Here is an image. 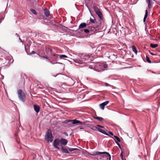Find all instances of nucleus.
Returning <instances> with one entry per match:
<instances>
[{
    "label": "nucleus",
    "instance_id": "1",
    "mask_svg": "<svg viewBox=\"0 0 160 160\" xmlns=\"http://www.w3.org/2000/svg\"><path fill=\"white\" fill-rule=\"evenodd\" d=\"M90 58V55L86 53H79L78 54L77 59H73V61L76 65L79 66V64H82L81 66L82 67L85 66V61L88 59Z\"/></svg>",
    "mask_w": 160,
    "mask_h": 160
},
{
    "label": "nucleus",
    "instance_id": "2",
    "mask_svg": "<svg viewBox=\"0 0 160 160\" xmlns=\"http://www.w3.org/2000/svg\"><path fill=\"white\" fill-rule=\"evenodd\" d=\"M66 85L69 86H73L74 87H77L78 86V82L76 80H74L68 76H66Z\"/></svg>",
    "mask_w": 160,
    "mask_h": 160
},
{
    "label": "nucleus",
    "instance_id": "3",
    "mask_svg": "<svg viewBox=\"0 0 160 160\" xmlns=\"http://www.w3.org/2000/svg\"><path fill=\"white\" fill-rule=\"evenodd\" d=\"M88 28L84 29L83 30L84 32L86 33H88L90 31L93 32V33H96L99 30V26L98 25L93 26H90L87 27Z\"/></svg>",
    "mask_w": 160,
    "mask_h": 160
},
{
    "label": "nucleus",
    "instance_id": "4",
    "mask_svg": "<svg viewBox=\"0 0 160 160\" xmlns=\"http://www.w3.org/2000/svg\"><path fill=\"white\" fill-rule=\"evenodd\" d=\"M88 67L90 68L93 69L97 72H99L102 71V64L98 62H97L92 66H89Z\"/></svg>",
    "mask_w": 160,
    "mask_h": 160
},
{
    "label": "nucleus",
    "instance_id": "5",
    "mask_svg": "<svg viewBox=\"0 0 160 160\" xmlns=\"http://www.w3.org/2000/svg\"><path fill=\"white\" fill-rule=\"evenodd\" d=\"M45 139L48 142H52L53 137L52 134V131L50 129H49L46 132L45 136Z\"/></svg>",
    "mask_w": 160,
    "mask_h": 160
},
{
    "label": "nucleus",
    "instance_id": "6",
    "mask_svg": "<svg viewBox=\"0 0 160 160\" xmlns=\"http://www.w3.org/2000/svg\"><path fill=\"white\" fill-rule=\"evenodd\" d=\"M17 92L19 100L23 102H25L26 100V96L24 92L21 89L18 90Z\"/></svg>",
    "mask_w": 160,
    "mask_h": 160
},
{
    "label": "nucleus",
    "instance_id": "7",
    "mask_svg": "<svg viewBox=\"0 0 160 160\" xmlns=\"http://www.w3.org/2000/svg\"><path fill=\"white\" fill-rule=\"evenodd\" d=\"M88 154L94 156L96 155H100V154H106L107 156H105V157L106 158H108V157H109V160H111V156L110 154L108 152H100L99 151H97L95 152L92 153H88Z\"/></svg>",
    "mask_w": 160,
    "mask_h": 160
},
{
    "label": "nucleus",
    "instance_id": "8",
    "mask_svg": "<svg viewBox=\"0 0 160 160\" xmlns=\"http://www.w3.org/2000/svg\"><path fill=\"white\" fill-rule=\"evenodd\" d=\"M93 8L94 11L99 18L100 20H102L103 19V15L98 8L96 6H94Z\"/></svg>",
    "mask_w": 160,
    "mask_h": 160
},
{
    "label": "nucleus",
    "instance_id": "9",
    "mask_svg": "<svg viewBox=\"0 0 160 160\" xmlns=\"http://www.w3.org/2000/svg\"><path fill=\"white\" fill-rule=\"evenodd\" d=\"M59 55L55 53H52V55L50 57V61H52V62L58 61L59 59Z\"/></svg>",
    "mask_w": 160,
    "mask_h": 160
},
{
    "label": "nucleus",
    "instance_id": "10",
    "mask_svg": "<svg viewBox=\"0 0 160 160\" xmlns=\"http://www.w3.org/2000/svg\"><path fill=\"white\" fill-rule=\"evenodd\" d=\"M60 139L59 138H57L55 139L53 142V147L55 148L58 150H59V148L58 147L60 143Z\"/></svg>",
    "mask_w": 160,
    "mask_h": 160
},
{
    "label": "nucleus",
    "instance_id": "11",
    "mask_svg": "<svg viewBox=\"0 0 160 160\" xmlns=\"http://www.w3.org/2000/svg\"><path fill=\"white\" fill-rule=\"evenodd\" d=\"M87 27L86 23L85 22L81 23L78 27V29L75 31V32H77L78 31L80 30L78 32H83V30H82L81 29Z\"/></svg>",
    "mask_w": 160,
    "mask_h": 160
},
{
    "label": "nucleus",
    "instance_id": "12",
    "mask_svg": "<svg viewBox=\"0 0 160 160\" xmlns=\"http://www.w3.org/2000/svg\"><path fill=\"white\" fill-rule=\"evenodd\" d=\"M60 141L61 143L60 146L61 147V145H66L68 142V141L67 139L63 138H61L60 139Z\"/></svg>",
    "mask_w": 160,
    "mask_h": 160
},
{
    "label": "nucleus",
    "instance_id": "13",
    "mask_svg": "<svg viewBox=\"0 0 160 160\" xmlns=\"http://www.w3.org/2000/svg\"><path fill=\"white\" fill-rule=\"evenodd\" d=\"M97 131H98L105 135L110 137V136L108 134V133L105 130L102 129L97 128Z\"/></svg>",
    "mask_w": 160,
    "mask_h": 160
},
{
    "label": "nucleus",
    "instance_id": "14",
    "mask_svg": "<svg viewBox=\"0 0 160 160\" xmlns=\"http://www.w3.org/2000/svg\"><path fill=\"white\" fill-rule=\"evenodd\" d=\"M33 108L35 111L37 113H38L39 112L40 110V107L38 105L36 104H34L33 105Z\"/></svg>",
    "mask_w": 160,
    "mask_h": 160
},
{
    "label": "nucleus",
    "instance_id": "15",
    "mask_svg": "<svg viewBox=\"0 0 160 160\" xmlns=\"http://www.w3.org/2000/svg\"><path fill=\"white\" fill-rule=\"evenodd\" d=\"M151 0H146V2L148 4V11H150L151 8L152 7L151 4Z\"/></svg>",
    "mask_w": 160,
    "mask_h": 160
},
{
    "label": "nucleus",
    "instance_id": "16",
    "mask_svg": "<svg viewBox=\"0 0 160 160\" xmlns=\"http://www.w3.org/2000/svg\"><path fill=\"white\" fill-rule=\"evenodd\" d=\"M39 56L41 59H42V58H43V59H44L45 58L46 59V61L47 62H49L52 64V61H50V60H49V59H48V57L47 55H45L44 56H40V55H39Z\"/></svg>",
    "mask_w": 160,
    "mask_h": 160
},
{
    "label": "nucleus",
    "instance_id": "17",
    "mask_svg": "<svg viewBox=\"0 0 160 160\" xmlns=\"http://www.w3.org/2000/svg\"><path fill=\"white\" fill-rule=\"evenodd\" d=\"M61 150L62 153H69V152L68 150V149L65 148L62 145H61Z\"/></svg>",
    "mask_w": 160,
    "mask_h": 160
},
{
    "label": "nucleus",
    "instance_id": "18",
    "mask_svg": "<svg viewBox=\"0 0 160 160\" xmlns=\"http://www.w3.org/2000/svg\"><path fill=\"white\" fill-rule=\"evenodd\" d=\"M148 10L147 9H146L145 10V14L144 16V17L143 19V22H146V20L147 18V17L148 16Z\"/></svg>",
    "mask_w": 160,
    "mask_h": 160
},
{
    "label": "nucleus",
    "instance_id": "19",
    "mask_svg": "<svg viewBox=\"0 0 160 160\" xmlns=\"http://www.w3.org/2000/svg\"><path fill=\"white\" fill-rule=\"evenodd\" d=\"M88 127L91 129L95 131H97V128L96 127L93 126L91 124H89Z\"/></svg>",
    "mask_w": 160,
    "mask_h": 160
},
{
    "label": "nucleus",
    "instance_id": "20",
    "mask_svg": "<svg viewBox=\"0 0 160 160\" xmlns=\"http://www.w3.org/2000/svg\"><path fill=\"white\" fill-rule=\"evenodd\" d=\"M44 13L47 17H48L50 15V12L47 8H45L44 9Z\"/></svg>",
    "mask_w": 160,
    "mask_h": 160
},
{
    "label": "nucleus",
    "instance_id": "21",
    "mask_svg": "<svg viewBox=\"0 0 160 160\" xmlns=\"http://www.w3.org/2000/svg\"><path fill=\"white\" fill-rule=\"evenodd\" d=\"M110 137L114 139L115 140H116L117 142H121V140L120 138L117 136L114 135L113 137L111 136Z\"/></svg>",
    "mask_w": 160,
    "mask_h": 160
},
{
    "label": "nucleus",
    "instance_id": "22",
    "mask_svg": "<svg viewBox=\"0 0 160 160\" xmlns=\"http://www.w3.org/2000/svg\"><path fill=\"white\" fill-rule=\"evenodd\" d=\"M132 50V51L136 54H137L138 53V51L136 49V48L134 46L132 45L131 47Z\"/></svg>",
    "mask_w": 160,
    "mask_h": 160
},
{
    "label": "nucleus",
    "instance_id": "23",
    "mask_svg": "<svg viewBox=\"0 0 160 160\" xmlns=\"http://www.w3.org/2000/svg\"><path fill=\"white\" fill-rule=\"evenodd\" d=\"M94 118L98 120L99 121H102L104 120L103 118L101 117H94Z\"/></svg>",
    "mask_w": 160,
    "mask_h": 160
},
{
    "label": "nucleus",
    "instance_id": "24",
    "mask_svg": "<svg viewBox=\"0 0 160 160\" xmlns=\"http://www.w3.org/2000/svg\"><path fill=\"white\" fill-rule=\"evenodd\" d=\"M67 147H68V150L70 152H71L72 151H73L75 150H78V148H71L69 147H68L67 146Z\"/></svg>",
    "mask_w": 160,
    "mask_h": 160
},
{
    "label": "nucleus",
    "instance_id": "25",
    "mask_svg": "<svg viewBox=\"0 0 160 160\" xmlns=\"http://www.w3.org/2000/svg\"><path fill=\"white\" fill-rule=\"evenodd\" d=\"M5 17V15L3 12H1L0 13V18L1 20L4 19Z\"/></svg>",
    "mask_w": 160,
    "mask_h": 160
},
{
    "label": "nucleus",
    "instance_id": "26",
    "mask_svg": "<svg viewBox=\"0 0 160 160\" xmlns=\"http://www.w3.org/2000/svg\"><path fill=\"white\" fill-rule=\"evenodd\" d=\"M71 122H72V123L73 124H77L78 123V120L76 119L71 120Z\"/></svg>",
    "mask_w": 160,
    "mask_h": 160
},
{
    "label": "nucleus",
    "instance_id": "27",
    "mask_svg": "<svg viewBox=\"0 0 160 160\" xmlns=\"http://www.w3.org/2000/svg\"><path fill=\"white\" fill-rule=\"evenodd\" d=\"M150 46L152 48H154L157 47L158 46V45L157 44H154L151 43L150 44Z\"/></svg>",
    "mask_w": 160,
    "mask_h": 160
},
{
    "label": "nucleus",
    "instance_id": "28",
    "mask_svg": "<svg viewBox=\"0 0 160 160\" xmlns=\"http://www.w3.org/2000/svg\"><path fill=\"white\" fill-rule=\"evenodd\" d=\"M25 50L26 52L27 53V54L28 55H32V54H35L36 53V52L34 51H32L31 52V53H28V52H27V50L26 49V47H25Z\"/></svg>",
    "mask_w": 160,
    "mask_h": 160
},
{
    "label": "nucleus",
    "instance_id": "29",
    "mask_svg": "<svg viewBox=\"0 0 160 160\" xmlns=\"http://www.w3.org/2000/svg\"><path fill=\"white\" fill-rule=\"evenodd\" d=\"M77 124L79 125H85V122H82L79 120H78Z\"/></svg>",
    "mask_w": 160,
    "mask_h": 160
},
{
    "label": "nucleus",
    "instance_id": "30",
    "mask_svg": "<svg viewBox=\"0 0 160 160\" xmlns=\"http://www.w3.org/2000/svg\"><path fill=\"white\" fill-rule=\"evenodd\" d=\"M102 64V71H103L104 69L103 68H108V65L106 64Z\"/></svg>",
    "mask_w": 160,
    "mask_h": 160
},
{
    "label": "nucleus",
    "instance_id": "31",
    "mask_svg": "<svg viewBox=\"0 0 160 160\" xmlns=\"http://www.w3.org/2000/svg\"><path fill=\"white\" fill-rule=\"evenodd\" d=\"M100 108L102 110H104L105 106L102 103H100L99 104Z\"/></svg>",
    "mask_w": 160,
    "mask_h": 160
},
{
    "label": "nucleus",
    "instance_id": "32",
    "mask_svg": "<svg viewBox=\"0 0 160 160\" xmlns=\"http://www.w3.org/2000/svg\"><path fill=\"white\" fill-rule=\"evenodd\" d=\"M30 11L34 15H36L37 14L36 11L34 9H30Z\"/></svg>",
    "mask_w": 160,
    "mask_h": 160
},
{
    "label": "nucleus",
    "instance_id": "33",
    "mask_svg": "<svg viewBox=\"0 0 160 160\" xmlns=\"http://www.w3.org/2000/svg\"><path fill=\"white\" fill-rule=\"evenodd\" d=\"M90 22L92 23L95 24V22H96V20L95 19H93L91 18H90Z\"/></svg>",
    "mask_w": 160,
    "mask_h": 160
},
{
    "label": "nucleus",
    "instance_id": "34",
    "mask_svg": "<svg viewBox=\"0 0 160 160\" xmlns=\"http://www.w3.org/2000/svg\"><path fill=\"white\" fill-rule=\"evenodd\" d=\"M46 50L48 51V52L50 53L51 56L52 55V54L53 53H52V49L49 48H46Z\"/></svg>",
    "mask_w": 160,
    "mask_h": 160
},
{
    "label": "nucleus",
    "instance_id": "35",
    "mask_svg": "<svg viewBox=\"0 0 160 160\" xmlns=\"http://www.w3.org/2000/svg\"><path fill=\"white\" fill-rule=\"evenodd\" d=\"M61 64L63 66V68L64 69L65 65L64 64H63V63H61V62H52V64Z\"/></svg>",
    "mask_w": 160,
    "mask_h": 160
},
{
    "label": "nucleus",
    "instance_id": "36",
    "mask_svg": "<svg viewBox=\"0 0 160 160\" xmlns=\"http://www.w3.org/2000/svg\"><path fill=\"white\" fill-rule=\"evenodd\" d=\"M59 58H68V57L64 54H62L61 55H59Z\"/></svg>",
    "mask_w": 160,
    "mask_h": 160
},
{
    "label": "nucleus",
    "instance_id": "37",
    "mask_svg": "<svg viewBox=\"0 0 160 160\" xmlns=\"http://www.w3.org/2000/svg\"><path fill=\"white\" fill-rule=\"evenodd\" d=\"M146 59L147 62L149 63H151V61L150 59V58L148 56H146Z\"/></svg>",
    "mask_w": 160,
    "mask_h": 160
},
{
    "label": "nucleus",
    "instance_id": "38",
    "mask_svg": "<svg viewBox=\"0 0 160 160\" xmlns=\"http://www.w3.org/2000/svg\"><path fill=\"white\" fill-rule=\"evenodd\" d=\"M71 120H68L67 119L62 122L64 123H67L69 122H71Z\"/></svg>",
    "mask_w": 160,
    "mask_h": 160
},
{
    "label": "nucleus",
    "instance_id": "39",
    "mask_svg": "<svg viewBox=\"0 0 160 160\" xmlns=\"http://www.w3.org/2000/svg\"><path fill=\"white\" fill-rule=\"evenodd\" d=\"M92 24V23L90 22V20H87V26H91L90 25Z\"/></svg>",
    "mask_w": 160,
    "mask_h": 160
},
{
    "label": "nucleus",
    "instance_id": "40",
    "mask_svg": "<svg viewBox=\"0 0 160 160\" xmlns=\"http://www.w3.org/2000/svg\"><path fill=\"white\" fill-rule=\"evenodd\" d=\"M5 60H6V62H7V64H5V65L7 66L8 67H9L10 65V63L9 62V61L7 60L6 59H5Z\"/></svg>",
    "mask_w": 160,
    "mask_h": 160
},
{
    "label": "nucleus",
    "instance_id": "41",
    "mask_svg": "<svg viewBox=\"0 0 160 160\" xmlns=\"http://www.w3.org/2000/svg\"><path fill=\"white\" fill-rule=\"evenodd\" d=\"M109 102V101H105L102 103L105 106L107 105L108 103Z\"/></svg>",
    "mask_w": 160,
    "mask_h": 160
},
{
    "label": "nucleus",
    "instance_id": "42",
    "mask_svg": "<svg viewBox=\"0 0 160 160\" xmlns=\"http://www.w3.org/2000/svg\"><path fill=\"white\" fill-rule=\"evenodd\" d=\"M97 127H98L100 128H104L103 126L100 125H97Z\"/></svg>",
    "mask_w": 160,
    "mask_h": 160
},
{
    "label": "nucleus",
    "instance_id": "43",
    "mask_svg": "<svg viewBox=\"0 0 160 160\" xmlns=\"http://www.w3.org/2000/svg\"><path fill=\"white\" fill-rule=\"evenodd\" d=\"M108 133L112 136H114V134H113V133L111 131H109L108 132Z\"/></svg>",
    "mask_w": 160,
    "mask_h": 160
},
{
    "label": "nucleus",
    "instance_id": "44",
    "mask_svg": "<svg viewBox=\"0 0 160 160\" xmlns=\"http://www.w3.org/2000/svg\"><path fill=\"white\" fill-rule=\"evenodd\" d=\"M115 142L118 146H119L120 145V144L118 143L119 142H117L116 140H115Z\"/></svg>",
    "mask_w": 160,
    "mask_h": 160
},
{
    "label": "nucleus",
    "instance_id": "45",
    "mask_svg": "<svg viewBox=\"0 0 160 160\" xmlns=\"http://www.w3.org/2000/svg\"><path fill=\"white\" fill-rule=\"evenodd\" d=\"M150 54L152 55H153V56H156L157 55V54H154L152 52H150Z\"/></svg>",
    "mask_w": 160,
    "mask_h": 160
},
{
    "label": "nucleus",
    "instance_id": "46",
    "mask_svg": "<svg viewBox=\"0 0 160 160\" xmlns=\"http://www.w3.org/2000/svg\"><path fill=\"white\" fill-rule=\"evenodd\" d=\"M120 156L121 158H122V157H123V152L122 151L121 153L120 154Z\"/></svg>",
    "mask_w": 160,
    "mask_h": 160
},
{
    "label": "nucleus",
    "instance_id": "47",
    "mask_svg": "<svg viewBox=\"0 0 160 160\" xmlns=\"http://www.w3.org/2000/svg\"><path fill=\"white\" fill-rule=\"evenodd\" d=\"M105 86H106L108 87V86H110V85L108 83L106 82L105 83Z\"/></svg>",
    "mask_w": 160,
    "mask_h": 160
},
{
    "label": "nucleus",
    "instance_id": "48",
    "mask_svg": "<svg viewBox=\"0 0 160 160\" xmlns=\"http://www.w3.org/2000/svg\"><path fill=\"white\" fill-rule=\"evenodd\" d=\"M18 38H19V40L20 41V42L23 43V41L21 40L20 37H18Z\"/></svg>",
    "mask_w": 160,
    "mask_h": 160
},
{
    "label": "nucleus",
    "instance_id": "49",
    "mask_svg": "<svg viewBox=\"0 0 160 160\" xmlns=\"http://www.w3.org/2000/svg\"><path fill=\"white\" fill-rule=\"evenodd\" d=\"M59 74L63 75V74H62L61 73H58V74H57V75H55V76H53V77H56L58 75H59Z\"/></svg>",
    "mask_w": 160,
    "mask_h": 160
},
{
    "label": "nucleus",
    "instance_id": "50",
    "mask_svg": "<svg viewBox=\"0 0 160 160\" xmlns=\"http://www.w3.org/2000/svg\"><path fill=\"white\" fill-rule=\"evenodd\" d=\"M86 5V6L88 7V9H89V12H90V13H91V12H90V10H89V8H88V6H87V5ZM91 16H92L93 17V18H94V16H93V15H92V14H91Z\"/></svg>",
    "mask_w": 160,
    "mask_h": 160
},
{
    "label": "nucleus",
    "instance_id": "51",
    "mask_svg": "<svg viewBox=\"0 0 160 160\" xmlns=\"http://www.w3.org/2000/svg\"><path fill=\"white\" fill-rule=\"evenodd\" d=\"M64 134L65 136H68V134L66 132H64Z\"/></svg>",
    "mask_w": 160,
    "mask_h": 160
},
{
    "label": "nucleus",
    "instance_id": "52",
    "mask_svg": "<svg viewBox=\"0 0 160 160\" xmlns=\"http://www.w3.org/2000/svg\"><path fill=\"white\" fill-rule=\"evenodd\" d=\"M15 35L17 37H20V36L17 33H16L15 34Z\"/></svg>",
    "mask_w": 160,
    "mask_h": 160
},
{
    "label": "nucleus",
    "instance_id": "53",
    "mask_svg": "<svg viewBox=\"0 0 160 160\" xmlns=\"http://www.w3.org/2000/svg\"><path fill=\"white\" fill-rule=\"evenodd\" d=\"M118 147L121 150V151H122V148L121 147V146H120V145L119 146H118Z\"/></svg>",
    "mask_w": 160,
    "mask_h": 160
},
{
    "label": "nucleus",
    "instance_id": "54",
    "mask_svg": "<svg viewBox=\"0 0 160 160\" xmlns=\"http://www.w3.org/2000/svg\"><path fill=\"white\" fill-rule=\"evenodd\" d=\"M118 147L121 150V151H122V148L121 147V146H120V145L119 146H118Z\"/></svg>",
    "mask_w": 160,
    "mask_h": 160
},
{
    "label": "nucleus",
    "instance_id": "55",
    "mask_svg": "<svg viewBox=\"0 0 160 160\" xmlns=\"http://www.w3.org/2000/svg\"><path fill=\"white\" fill-rule=\"evenodd\" d=\"M118 147L121 150V151H122V148L121 147V146H120V145L119 146H118Z\"/></svg>",
    "mask_w": 160,
    "mask_h": 160
},
{
    "label": "nucleus",
    "instance_id": "56",
    "mask_svg": "<svg viewBox=\"0 0 160 160\" xmlns=\"http://www.w3.org/2000/svg\"><path fill=\"white\" fill-rule=\"evenodd\" d=\"M15 136L17 137V136L18 135V133H15Z\"/></svg>",
    "mask_w": 160,
    "mask_h": 160
},
{
    "label": "nucleus",
    "instance_id": "57",
    "mask_svg": "<svg viewBox=\"0 0 160 160\" xmlns=\"http://www.w3.org/2000/svg\"><path fill=\"white\" fill-rule=\"evenodd\" d=\"M2 20H1V19L0 18V23H1V22Z\"/></svg>",
    "mask_w": 160,
    "mask_h": 160
},
{
    "label": "nucleus",
    "instance_id": "58",
    "mask_svg": "<svg viewBox=\"0 0 160 160\" xmlns=\"http://www.w3.org/2000/svg\"><path fill=\"white\" fill-rule=\"evenodd\" d=\"M121 158L122 160H123V157H122V158Z\"/></svg>",
    "mask_w": 160,
    "mask_h": 160
},
{
    "label": "nucleus",
    "instance_id": "59",
    "mask_svg": "<svg viewBox=\"0 0 160 160\" xmlns=\"http://www.w3.org/2000/svg\"><path fill=\"white\" fill-rule=\"evenodd\" d=\"M68 61H69L70 62H71L70 61V60H67Z\"/></svg>",
    "mask_w": 160,
    "mask_h": 160
},
{
    "label": "nucleus",
    "instance_id": "60",
    "mask_svg": "<svg viewBox=\"0 0 160 160\" xmlns=\"http://www.w3.org/2000/svg\"><path fill=\"white\" fill-rule=\"evenodd\" d=\"M7 7L6 8L5 11L6 10V9H7Z\"/></svg>",
    "mask_w": 160,
    "mask_h": 160
},
{
    "label": "nucleus",
    "instance_id": "61",
    "mask_svg": "<svg viewBox=\"0 0 160 160\" xmlns=\"http://www.w3.org/2000/svg\"><path fill=\"white\" fill-rule=\"evenodd\" d=\"M2 65V67H3V65Z\"/></svg>",
    "mask_w": 160,
    "mask_h": 160
},
{
    "label": "nucleus",
    "instance_id": "62",
    "mask_svg": "<svg viewBox=\"0 0 160 160\" xmlns=\"http://www.w3.org/2000/svg\"><path fill=\"white\" fill-rule=\"evenodd\" d=\"M91 0H88V1H90Z\"/></svg>",
    "mask_w": 160,
    "mask_h": 160
}]
</instances>
